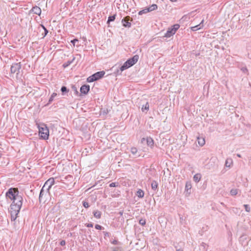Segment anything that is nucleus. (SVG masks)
Instances as JSON below:
<instances>
[{
  "mask_svg": "<svg viewBox=\"0 0 251 251\" xmlns=\"http://www.w3.org/2000/svg\"><path fill=\"white\" fill-rule=\"evenodd\" d=\"M95 228L97 229H101V228H102V226L99 225H96L95 226Z\"/></svg>",
  "mask_w": 251,
  "mask_h": 251,
  "instance_id": "39",
  "label": "nucleus"
},
{
  "mask_svg": "<svg viewBox=\"0 0 251 251\" xmlns=\"http://www.w3.org/2000/svg\"><path fill=\"white\" fill-rule=\"evenodd\" d=\"M149 109V104L148 102H146L145 105H143L142 107L141 110L143 112H144L145 110L148 111Z\"/></svg>",
  "mask_w": 251,
  "mask_h": 251,
  "instance_id": "20",
  "label": "nucleus"
},
{
  "mask_svg": "<svg viewBox=\"0 0 251 251\" xmlns=\"http://www.w3.org/2000/svg\"><path fill=\"white\" fill-rule=\"evenodd\" d=\"M139 56L138 55H134L132 58L128 59L126 62L124 63L123 65L120 68V70L123 71L126 69L134 65L138 60Z\"/></svg>",
  "mask_w": 251,
  "mask_h": 251,
  "instance_id": "3",
  "label": "nucleus"
},
{
  "mask_svg": "<svg viewBox=\"0 0 251 251\" xmlns=\"http://www.w3.org/2000/svg\"><path fill=\"white\" fill-rule=\"evenodd\" d=\"M6 197L9 199L13 201H23L22 197L19 195V192L18 188H10L6 193Z\"/></svg>",
  "mask_w": 251,
  "mask_h": 251,
  "instance_id": "2",
  "label": "nucleus"
},
{
  "mask_svg": "<svg viewBox=\"0 0 251 251\" xmlns=\"http://www.w3.org/2000/svg\"><path fill=\"white\" fill-rule=\"evenodd\" d=\"M201 176L200 174H196L193 177L194 180L196 182H199L201 180Z\"/></svg>",
  "mask_w": 251,
  "mask_h": 251,
  "instance_id": "18",
  "label": "nucleus"
},
{
  "mask_svg": "<svg viewBox=\"0 0 251 251\" xmlns=\"http://www.w3.org/2000/svg\"><path fill=\"white\" fill-rule=\"evenodd\" d=\"M149 9H148V8H145L142 10H141L139 12L138 14L139 15H142L143 14H145V13H147L148 12H149Z\"/></svg>",
  "mask_w": 251,
  "mask_h": 251,
  "instance_id": "26",
  "label": "nucleus"
},
{
  "mask_svg": "<svg viewBox=\"0 0 251 251\" xmlns=\"http://www.w3.org/2000/svg\"><path fill=\"white\" fill-rule=\"evenodd\" d=\"M201 246L205 250H207V248H206L207 246V245L205 243H202L201 244Z\"/></svg>",
  "mask_w": 251,
  "mask_h": 251,
  "instance_id": "37",
  "label": "nucleus"
},
{
  "mask_svg": "<svg viewBox=\"0 0 251 251\" xmlns=\"http://www.w3.org/2000/svg\"><path fill=\"white\" fill-rule=\"evenodd\" d=\"M191 188V184L190 182H187L185 185V189L187 190Z\"/></svg>",
  "mask_w": 251,
  "mask_h": 251,
  "instance_id": "28",
  "label": "nucleus"
},
{
  "mask_svg": "<svg viewBox=\"0 0 251 251\" xmlns=\"http://www.w3.org/2000/svg\"><path fill=\"white\" fill-rule=\"evenodd\" d=\"M157 8V5L154 4L151 5V6H150L149 7H148L147 8H148V9H149V11L151 12V11H152L153 10L156 9Z\"/></svg>",
  "mask_w": 251,
  "mask_h": 251,
  "instance_id": "22",
  "label": "nucleus"
},
{
  "mask_svg": "<svg viewBox=\"0 0 251 251\" xmlns=\"http://www.w3.org/2000/svg\"><path fill=\"white\" fill-rule=\"evenodd\" d=\"M43 27L45 30V36H46L47 34L48 31L44 26H43Z\"/></svg>",
  "mask_w": 251,
  "mask_h": 251,
  "instance_id": "41",
  "label": "nucleus"
},
{
  "mask_svg": "<svg viewBox=\"0 0 251 251\" xmlns=\"http://www.w3.org/2000/svg\"><path fill=\"white\" fill-rule=\"evenodd\" d=\"M129 20L130 17L129 16H126L124 18L122 21L123 26L127 27H130L131 23L129 22Z\"/></svg>",
  "mask_w": 251,
  "mask_h": 251,
  "instance_id": "8",
  "label": "nucleus"
},
{
  "mask_svg": "<svg viewBox=\"0 0 251 251\" xmlns=\"http://www.w3.org/2000/svg\"><path fill=\"white\" fill-rule=\"evenodd\" d=\"M131 151L133 154H135L137 152V149L136 148H132Z\"/></svg>",
  "mask_w": 251,
  "mask_h": 251,
  "instance_id": "32",
  "label": "nucleus"
},
{
  "mask_svg": "<svg viewBox=\"0 0 251 251\" xmlns=\"http://www.w3.org/2000/svg\"><path fill=\"white\" fill-rule=\"evenodd\" d=\"M47 193H46V190L42 187L40 191V193L39 194V201L41 202L43 199V197L44 195H46Z\"/></svg>",
  "mask_w": 251,
  "mask_h": 251,
  "instance_id": "15",
  "label": "nucleus"
},
{
  "mask_svg": "<svg viewBox=\"0 0 251 251\" xmlns=\"http://www.w3.org/2000/svg\"><path fill=\"white\" fill-rule=\"evenodd\" d=\"M86 226L87 227H93V224H88Z\"/></svg>",
  "mask_w": 251,
  "mask_h": 251,
  "instance_id": "42",
  "label": "nucleus"
},
{
  "mask_svg": "<svg viewBox=\"0 0 251 251\" xmlns=\"http://www.w3.org/2000/svg\"><path fill=\"white\" fill-rule=\"evenodd\" d=\"M21 68V65L20 63H17L13 64L11 67V72L12 74L16 73L18 74L20 72V70Z\"/></svg>",
  "mask_w": 251,
  "mask_h": 251,
  "instance_id": "7",
  "label": "nucleus"
},
{
  "mask_svg": "<svg viewBox=\"0 0 251 251\" xmlns=\"http://www.w3.org/2000/svg\"><path fill=\"white\" fill-rule=\"evenodd\" d=\"M54 184V179L53 177L49 178L46 181L44 186H43V188L46 190V193L50 194L49 190Z\"/></svg>",
  "mask_w": 251,
  "mask_h": 251,
  "instance_id": "6",
  "label": "nucleus"
},
{
  "mask_svg": "<svg viewBox=\"0 0 251 251\" xmlns=\"http://www.w3.org/2000/svg\"><path fill=\"white\" fill-rule=\"evenodd\" d=\"M31 11L34 14L38 15H40L41 13V8L37 6L33 7L32 8Z\"/></svg>",
  "mask_w": 251,
  "mask_h": 251,
  "instance_id": "12",
  "label": "nucleus"
},
{
  "mask_svg": "<svg viewBox=\"0 0 251 251\" xmlns=\"http://www.w3.org/2000/svg\"><path fill=\"white\" fill-rule=\"evenodd\" d=\"M230 194L232 196H235L237 194L238 191L236 189H232L230 190Z\"/></svg>",
  "mask_w": 251,
  "mask_h": 251,
  "instance_id": "25",
  "label": "nucleus"
},
{
  "mask_svg": "<svg viewBox=\"0 0 251 251\" xmlns=\"http://www.w3.org/2000/svg\"><path fill=\"white\" fill-rule=\"evenodd\" d=\"M197 141L199 145L202 147L205 143V139L202 137L198 136L197 137Z\"/></svg>",
  "mask_w": 251,
  "mask_h": 251,
  "instance_id": "13",
  "label": "nucleus"
},
{
  "mask_svg": "<svg viewBox=\"0 0 251 251\" xmlns=\"http://www.w3.org/2000/svg\"><path fill=\"white\" fill-rule=\"evenodd\" d=\"M61 91L62 92V94H64V93H67L69 91L67 89V87L65 86H62L61 89Z\"/></svg>",
  "mask_w": 251,
  "mask_h": 251,
  "instance_id": "27",
  "label": "nucleus"
},
{
  "mask_svg": "<svg viewBox=\"0 0 251 251\" xmlns=\"http://www.w3.org/2000/svg\"><path fill=\"white\" fill-rule=\"evenodd\" d=\"M90 90V86L88 85H83L80 88V92L82 94H86Z\"/></svg>",
  "mask_w": 251,
  "mask_h": 251,
  "instance_id": "9",
  "label": "nucleus"
},
{
  "mask_svg": "<svg viewBox=\"0 0 251 251\" xmlns=\"http://www.w3.org/2000/svg\"><path fill=\"white\" fill-rule=\"evenodd\" d=\"M244 207L247 212H249L250 211V207L248 204H244Z\"/></svg>",
  "mask_w": 251,
  "mask_h": 251,
  "instance_id": "30",
  "label": "nucleus"
},
{
  "mask_svg": "<svg viewBox=\"0 0 251 251\" xmlns=\"http://www.w3.org/2000/svg\"><path fill=\"white\" fill-rule=\"evenodd\" d=\"M93 214L94 217L96 218L100 219L101 217V212L98 210L94 211Z\"/></svg>",
  "mask_w": 251,
  "mask_h": 251,
  "instance_id": "19",
  "label": "nucleus"
},
{
  "mask_svg": "<svg viewBox=\"0 0 251 251\" xmlns=\"http://www.w3.org/2000/svg\"><path fill=\"white\" fill-rule=\"evenodd\" d=\"M120 215H122V214H123V212H120Z\"/></svg>",
  "mask_w": 251,
  "mask_h": 251,
  "instance_id": "47",
  "label": "nucleus"
},
{
  "mask_svg": "<svg viewBox=\"0 0 251 251\" xmlns=\"http://www.w3.org/2000/svg\"><path fill=\"white\" fill-rule=\"evenodd\" d=\"M179 25H175L174 26H173V27L172 28V29H173V30H175V32H176V30L179 28Z\"/></svg>",
  "mask_w": 251,
  "mask_h": 251,
  "instance_id": "31",
  "label": "nucleus"
},
{
  "mask_svg": "<svg viewBox=\"0 0 251 251\" xmlns=\"http://www.w3.org/2000/svg\"><path fill=\"white\" fill-rule=\"evenodd\" d=\"M146 223V220L145 219H141L139 221V224L142 226H144Z\"/></svg>",
  "mask_w": 251,
  "mask_h": 251,
  "instance_id": "33",
  "label": "nucleus"
},
{
  "mask_svg": "<svg viewBox=\"0 0 251 251\" xmlns=\"http://www.w3.org/2000/svg\"><path fill=\"white\" fill-rule=\"evenodd\" d=\"M66 244V242L64 240H62L61 242H60V245L61 246H64Z\"/></svg>",
  "mask_w": 251,
  "mask_h": 251,
  "instance_id": "40",
  "label": "nucleus"
},
{
  "mask_svg": "<svg viewBox=\"0 0 251 251\" xmlns=\"http://www.w3.org/2000/svg\"><path fill=\"white\" fill-rule=\"evenodd\" d=\"M23 204V201H13L9 210L11 221H15L19 214Z\"/></svg>",
  "mask_w": 251,
  "mask_h": 251,
  "instance_id": "1",
  "label": "nucleus"
},
{
  "mask_svg": "<svg viewBox=\"0 0 251 251\" xmlns=\"http://www.w3.org/2000/svg\"><path fill=\"white\" fill-rule=\"evenodd\" d=\"M151 189L153 191H156L158 187V183L155 181H153L151 183Z\"/></svg>",
  "mask_w": 251,
  "mask_h": 251,
  "instance_id": "17",
  "label": "nucleus"
},
{
  "mask_svg": "<svg viewBox=\"0 0 251 251\" xmlns=\"http://www.w3.org/2000/svg\"><path fill=\"white\" fill-rule=\"evenodd\" d=\"M115 17H116V15H114L113 16H109L108 17L107 23L109 24L110 22L114 21L115 19Z\"/></svg>",
  "mask_w": 251,
  "mask_h": 251,
  "instance_id": "24",
  "label": "nucleus"
},
{
  "mask_svg": "<svg viewBox=\"0 0 251 251\" xmlns=\"http://www.w3.org/2000/svg\"><path fill=\"white\" fill-rule=\"evenodd\" d=\"M57 95V94L55 93H52V94L51 95L49 101L50 102L53 100V99L55 97H56Z\"/></svg>",
  "mask_w": 251,
  "mask_h": 251,
  "instance_id": "29",
  "label": "nucleus"
},
{
  "mask_svg": "<svg viewBox=\"0 0 251 251\" xmlns=\"http://www.w3.org/2000/svg\"><path fill=\"white\" fill-rule=\"evenodd\" d=\"M112 243L113 244H114V245H116V244H117V243H118V241H117V240H114V241H113L112 242Z\"/></svg>",
  "mask_w": 251,
  "mask_h": 251,
  "instance_id": "43",
  "label": "nucleus"
},
{
  "mask_svg": "<svg viewBox=\"0 0 251 251\" xmlns=\"http://www.w3.org/2000/svg\"><path fill=\"white\" fill-rule=\"evenodd\" d=\"M175 30H173V29H172V28H169L167 32L165 33L164 37L168 38L170 37L175 34Z\"/></svg>",
  "mask_w": 251,
  "mask_h": 251,
  "instance_id": "11",
  "label": "nucleus"
},
{
  "mask_svg": "<svg viewBox=\"0 0 251 251\" xmlns=\"http://www.w3.org/2000/svg\"><path fill=\"white\" fill-rule=\"evenodd\" d=\"M232 164H233L232 159L230 158H227L226 160L225 166L226 167L230 168L232 166Z\"/></svg>",
  "mask_w": 251,
  "mask_h": 251,
  "instance_id": "14",
  "label": "nucleus"
},
{
  "mask_svg": "<svg viewBox=\"0 0 251 251\" xmlns=\"http://www.w3.org/2000/svg\"><path fill=\"white\" fill-rule=\"evenodd\" d=\"M113 251H118L117 250H114Z\"/></svg>",
  "mask_w": 251,
  "mask_h": 251,
  "instance_id": "48",
  "label": "nucleus"
},
{
  "mask_svg": "<svg viewBox=\"0 0 251 251\" xmlns=\"http://www.w3.org/2000/svg\"><path fill=\"white\" fill-rule=\"evenodd\" d=\"M39 134L41 138L43 139H47L49 138V130L46 125L41 124L38 126Z\"/></svg>",
  "mask_w": 251,
  "mask_h": 251,
  "instance_id": "4",
  "label": "nucleus"
},
{
  "mask_svg": "<svg viewBox=\"0 0 251 251\" xmlns=\"http://www.w3.org/2000/svg\"><path fill=\"white\" fill-rule=\"evenodd\" d=\"M75 60V57H73V59L70 61H68L66 63L64 64L63 66L64 68L68 67L71 63H72Z\"/></svg>",
  "mask_w": 251,
  "mask_h": 251,
  "instance_id": "23",
  "label": "nucleus"
},
{
  "mask_svg": "<svg viewBox=\"0 0 251 251\" xmlns=\"http://www.w3.org/2000/svg\"><path fill=\"white\" fill-rule=\"evenodd\" d=\"M83 205L84 206V207H85V208H88L89 207V203L87 202H86V201H84L83 202Z\"/></svg>",
  "mask_w": 251,
  "mask_h": 251,
  "instance_id": "36",
  "label": "nucleus"
},
{
  "mask_svg": "<svg viewBox=\"0 0 251 251\" xmlns=\"http://www.w3.org/2000/svg\"><path fill=\"white\" fill-rule=\"evenodd\" d=\"M105 72L104 71L97 72L96 73L88 77L87 79V80L89 82H92L102 78Z\"/></svg>",
  "mask_w": 251,
  "mask_h": 251,
  "instance_id": "5",
  "label": "nucleus"
},
{
  "mask_svg": "<svg viewBox=\"0 0 251 251\" xmlns=\"http://www.w3.org/2000/svg\"><path fill=\"white\" fill-rule=\"evenodd\" d=\"M237 155L238 157H241V155L240 154H237Z\"/></svg>",
  "mask_w": 251,
  "mask_h": 251,
  "instance_id": "44",
  "label": "nucleus"
},
{
  "mask_svg": "<svg viewBox=\"0 0 251 251\" xmlns=\"http://www.w3.org/2000/svg\"><path fill=\"white\" fill-rule=\"evenodd\" d=\"M241 70L243 72L245 73H247L248 71L247 68L246 67H242L241 69Z\"/></svg>",
  "mask_w": 251,
  "mask_h": 251,
  "instance_id": "35",
  "label": "nucleus"
},
{
  "mask_svg": "<svg viewBox=\"0 0 251 251\" xmlns=\"http://www.w3.org/2000/svg\"><path fill=\"white\" fill-rule=\"evenodd\" d=\"M172 1H176L177 0H170Z\"/></svg>",
  "mask_w": 251,
  "mask_h": 251,
  "instance_id": "46",
  "label": "nucleus"
},
{
  "mask_svg": "<svg viewBox=\"0 0 251 251\" xmlns=\"http://www.w3.org/2000/svg\"><path fill=\"white\" fill-rule=\"evenodd\" d=\"M203 20L201 21V23L199 25H195L194 26H192L191 27V30L193 31H197L201 28L203 27Z\"/></svg>",
  "mask_w": 251,
  "mask_h": 251,
  "instance_id": "10",
  "label": "nucleus"
},
{
  "mask_svg": "<svg viewBox=\"0 0 251 251\" xmlns=\"http://www.w3.org/2000/svg\"><path fill=\"white\" fill-rule=\"evenodd\" d=\"M136 195L138 197L140 198H142L144 197V191L141 189H139L137 191Z\"/></svg>",
  "mask_w": 251,
  "mask_h": 251,
  "instance_id": "16",
  "label": "nucleus"
},
{
  "mask_svg": "<svg viewBox=\"0 0 251 251\" xmlns=\"http://www.w3.org/2000/svg\"><path fill=\"white\" fill-rule=\"evenodd\" d=\"M118 186V183L116 182H112L109 184L110 187H117Z\"/></svg>",
  "mask_w": 251,
  "mask_h": 251,
  "instance_id": "34",
  "label": "nucleus"
},
{
  "mask_svg": "<svg viewBox=\"0 0 251 251\" xmlns=\"http://www.w3.org/2000/svg\"><path fill=\"white\" fill-rule=\"evenodd\" d=\"M176 251H183L181 249H178Z\"/></svg>",
  "mask_w": 251,
  "mask_h": 251,
  "instance_id": "45",
  "label": "nucleus"
},
{
  "mask_svg": "<svg viewBox=\"0 0 251 251\" xmlns=\"http://www.w3.org/2000/svg\"><path fill=\"white\" fill-rule=\"evenodd\" d=\"M147 143L149 146L152 147L153 145V141L151 138H148L147 139Z\"/></svg>",
  "mask_w": 251,
  "mask_h": 251,
  "instance_id": "21",
  "label": "nucleus"
},
{
  "mask_svg": "<svg viewBox=\"0 0 251 251\" xmlns=\"http://www.w3.org/2000/svg\"><path fill=\"white\" fill-rule=\"evenodd\" d=\"M78 42V40L77 39H74L73 40H72L71 41V42L73 44L74 46L75 45V43L76 42Z\"/></svg>",
  "mask_w": 251,
  "mask_h": 251,
  "instance_id": "38",
  "label": "nucleus"
}]
</instances>
